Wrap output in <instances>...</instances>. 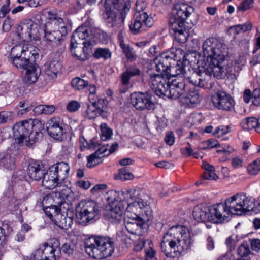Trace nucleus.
<instances>
[{
  "label": "nucleus",
  "instance_id": "72a5a7b5",
  "mask_svg": "<svg viewBox=\"0 0 260 260\" xmlns=\"http://www.w3.org/2000/svg\"><path fill=\"white\" fill-rule=\"evenodd\" d=\"M0 167L8 170L14 169L15 167L14 158L4 152L0 153Z\"/></svg>",
  "mask_w": 260,
  "mask_h": 260
},
{
  "label": "nucleus",
  "instance_id": "6e6d98bb",
  "mask_svg": "<svg viewBox=\"0 0 260 260\" xmlns=\"http://www.w3.org/2000/svg\"><path fill=\"white\" fill-rule=\"evenodd\" d=\"M133 245V251L135 252L139 251L144 247L145 241L143 238H142L141 237H139L138 240L136 239L135 241H134Z\"/></svg>",
  "mask_w": 260,
  "mask_h": 260
},
{
  "label": "nucleus",
  "instance_id": "e433bc0d",
  "mask_svg": "<svg viewBox=\"0 0 260 260\" xmlns=\"http://www.w3.org/2000/svg\"><path fill=\"white\" fill-rule=\"evenodd\" d=\"M129 79L130 71L129 69H127L121 75V85L119 89L121 94L125 93L128 91ZM121 98L123 99V96L122 95H121Z\"/></svg>",
  "mask_w": 260,
  "mask_h": 260
},
{
  "label": "nucleus",
  "instance_id": "393cba45",
  "mask_svg": "<svg viewBox=\"0 0 260 260\" xmlns=\"http://www.w3.org/2000/svg\"><path fill=\"white\" fill-rule=\"evenodd\" d=\"M48 134L56 140H60L63 135L62 122L60 118L53 117L47 123Z\"/></svg>",
  "mask_w": 260,
  "mask_h": 260
},
{
  "label": "nucleus",
  "instance_id": "a19ab883",
  "mask_svg": "<svg viewBox=\"0 0 260 260\" xmlns=\"http://www.w3.org/2000/svg\"><path fill=\"white\" fill-rule=\"evenodd\" d=\"M101 131V139L102 141H107L111 139L113 131L105 123H103L100 125Z\"/></svg>",
  "mask_w": 260,
  "mask_h": 260
},
{
  "label": "nucleus",
  "instance_id": "473e14b6",
  "mask_svg": "<svg viewBox=\"0 0 260 260\" xmlns=\"http://www.w3.org/2000/svg\"><path fill=\"white\" fill-rule=\"evenodd\" d=\"M176 55L172 52H166L161 54L156 59L162 64L163 67L167 71L171 67V64L175 61Z\"/></svg>",
  "mask_w": 260,
  "mask_h": 260
},
{
  "label": "nucleus",
  "instance_id": "c9c22d12",
  "mask_svg": "<svg viewBox=\"0 0 260 260\" xmlns=\"http://www.w3.org/2000/svg\"><path fill=\"white\" fill-rule=\"evenodd\" d=\"M130 224V217L126 213H125L124 218V226L122 228L119 233V236L121 238L122 240L125 243L127 242L129 239L130 231L129 230V225Z\"/></svg>",
  "mask_w": 260,
  "mask_h": 260
},
{
  "label": "nucleus",
  "instance_id": "bb28decb",
  "mask_svg": "<svg viewBox=\"0 0 260 260\" xmlns=\"http://www.w3.org/2000/svg\"><path fill=\"white\" fill-rule=\"evenodd\" d=\"M42 179V185L46 189H51L54 188L55 187L62 186L61 183L58 181L57 178L55 177V174L50 168L46 173L44 171V175H43Z\"/></svg>",
  "mask_w": 260,
  "mask_h": 260
},
{
  "label": "nucleus",
  "instance_id": "c85d7f7f",
  "mask_svg": "<svg viewBox=\"0 0 260 260\" xmlns=\"http://www.w3.org/2000/svg\"><path fill=\"white\" fill-rule=\"evenodd\" d=\"M44 171L39 163L34 161L29 164L27 170L29 177L36 181L42 179L43 175H44Z\"/></svg>",
  "mask_w": 260,
  "mask_h": 260
},
{
  "label": "nucleus",
  "instance_id": "7c9ffc66",
  "mask_svg": "<svg viewBox=\"0 0 260 260\" xmlns=\"http://www.w3.org/2000/svg\"><path fill=\"white\" fill-rule=\"evenodd\" d=\"M108 151L107 146H105V145L100 148L93 154H91L87 157V167L88 168H91L95 165V160L105 156V155H108L106 154Z\"/></svg>",
  "mask_w": 260,
  "mask_h": 260
},
{
  "label": "nucleus",
  "instance_id": "338daca9",
  "mask_svg": "<svg viewBox=\"0 0 260 260\" xmlns=\"http://www.w3.org/2000/svg\"><path fill=\"white\" fill-rule=\"evenodd\" d=\"M7 5H3L0 10V17H4L10 11L9 4L10 0H7Z\"/></svg>",
  "mask_w": 260,
  "mask_h": 260
},
{
  "label": "nucleus",
  "instance_id": "ddd939ff",
  "mask_svg": "<svg viewBox=\"0 0 260 260\" xmlns=\"http://www.w3.org/2000/svg\"><path fill=\"white\" fill-rule=\"evenodd\" d=\"M129 0H105L104 7L108 15V19L109 21L113 22L116 21V12L114 10L121 11V15L123 17L125 16L129 10Z\"/></svg>",
  "mask_w": 260,
  "mask_h": 260
},
{
  "label": "nucleus",
  "instance_id": "052dcab7",
  "mask_svg": "<svg viewBox=\"0 0 260 260\" xmlns=\"http://www.w3.org/2000/svg\"><path fill=\"white\" fill-rule=\"evenodd\" d=\"M252 99L253 105L257 106H260V89L256 88L254 90Z\"/></svg>",
  "mask_w": 260,
  "mask_h": 260
},
{
  "label": "nucleus",
  "instance_id": "aec40b11",
  "mask_svg": "<svg viewBox=\"0 0 260 260\" xmlns=\"http://www.w3.org/2000/svg\"><path fill=\"white\" fill-rule=\"evenodd\" d=\"M131 104L136 109L140 110H150L155 108L154 103L149 95L141 92L131 93Z\"/></svg>",
  "mask_w": 260,
  "mask_h": 260
},
{
  "label": "nucleus",
  "instance_id": "4468645a",
  "mask_svg": "<svg viewBox=\"0 0 260 260\" xmlns=\"http://www.w3.org/2000/svg\"><path fill=\"white\" fill-rule=\"evenodd\" d=\"M170 79H167L163 74H150L149 83L151 88L155 94L159 96H166L168 98Z\"/></svg>",
  "mask_w": 260,
  "mask_h": 260
},
{
  "label": "nucleus",
  "instance_id": "680f3d73",
  "mask_svg": "<svg viewBox=\"0 0 260 260\" xmlns=\"http://www.w3.org/2000/svg\"><path fill=\"white\" fill-rule=\"evenodd\" d=\"M13 24V20L8 16L4 20L2 26L3 30L5 32H8L10 30L12 25Z\"/></svg>",
  "mask_w": 260,
  "mask_h": 260
},
{
  "label": "nucleus",
  "instance_id": "a211bd4d",
  "mask_svg": "<svg viewBox=\"0 0 260 260\" xmlns=\"http://www.w3.org/2000/svg\"><path fill=\"white\" fill-rule=\"evenodd\" d=\"M134 22L133 27H131V33L136 35L144 30L143 24L146 27H151L154 20L151 17L144 12H135L134 14Z\"/></svg>",
  "mask_w": 260,
  "mask_h": 260
},
{
  "label": "nucleus",
  "instance_id": "de8ad7c7",
  "mask_svg": "<svg viewBox=\"0 0 260 260\" xmlns=\"http://www.w3.org/2000/svg\"><path fill=\"white\" fill-rule=\"evenodd\" d=\"M75 247L76 245L73 243H66L61 246V250L64 254L70 256L73 254Z\"/></svg>",
  "mask_w": 260,
  "mask_h": 260
},
{
  "label": "nucleus",
  "instance_id": "c03bdc74",
  "mask_svg": "<svg viewBox=\"0 0 260 260\" xmlns=\"http://www.w3.org/2000/svg\"><path fill=\"white\" fill-rule=\"evenodd\" d=\"M252 28V23L250 22L241 24L237 25L231 27V29L234 31L235 35H238L241 32H245L246 31L251 30Z\"/></svg>",
  "mask_w": 260,
  "mask_h": 260
},
{
  "label": "nucleus",
  "instance_id": "f03ea898",
  "mask_svg": "<svg viewBox=\"0 0 260 260\" xmlns=\"http://www.w3.org/2000/svg\"><path fill=\"white\" fill-rule=\"evenodd\" d=\"M192 244L187 228L180 225L171 227L164 234L161 242V251L167 258H178L182 252Z\"/></svg>",
  "mask_w": 260,
  "mask_h": 260
},
{
  "label": "nucleus",
  "instance_id": "864d4df0",
  "mask_svg": "<svg viewBox=\"0 0 260 260\" xmlns=\"http://www.w3.org/2000/svg\"><path fill=\"white\" fill-rule=\"evenodd\" d=\"M251 253L248 245L242 244L238 249V253L241 257H248Z\"/></svg>",
  "mask_w": 260,
  "mask_h": 260
},
{
  "label": "nucleus",
  "instance_id": "5fc2aeb1",
  "mask_svg": "<svg viewBox=\"0 0 260 260\" xmlns=\"http://www.w3.org/2000/svg\"><path fill=\"white\" fill-rule=\"evenodd\" d=\"M230 131V127L229 126H220L216 128L213 134L216 137H220Z\"/></svg>",
  "mask_w": 260,
  "mask_h": 260
},
{
  "label": "nucleus",
  "instance_id": "774afa93",
  "mask_svg": "<svg viewBox=\"0 0 260 260\" xmlns=\"http://www.w3.org/2000/svg\"><path fill=\"white\" fill-rule=\"evenodd\" d=\"M251 247L253 250L256 251L260 250V239H252L251 241Z\"/></svg>",
  "mask_w": 260,
  "mask_h": 260
},
{
  "label": "nucleus",
  "instance_id": "49530a36",
  "mask_svg": "<svg viewBox=\"0 0 260 260\" xmlns=\"http://www.w3.org/2000/svg\"><path fill=\"white\" fill-rule=\"evenodd\" d=\"M111 53L108 49L98 48L93 54L96 58H104L108 59L111 57Z\"/></svg>",
  "mask_w": 260,
  "mask_h": 260
},
{
  "label": "nucleus",
  "instance_id": "79ce46f5",
  "mask_svg": "<svg viewBox=\"0 0 260 260\" xmlns=\"http://www.w3.org/2000/svg\"><path fill=\"white\" fill-rule=\"evenodd\" d=\"M258 120L254 117H248L244 119L241 124L243 129L250 130L257 125Z\"/></svg>",
  "mask_w": 260,
  "mask_h": 260
},
{
  "label": "nucleus",
  "instance_id": "6e6552de",
  "mask_svg": "<svg viewBox=\"0 0 260 260\" xmlns=\"http://www.w3.org/2000/svg\"><path fill=\"white\" fill-rule=\"evenodd\" d=\"M130 191L126 190L122 191L121 200H116L117 193L115 191L110 190L107 192V201L108 204L106 206L103 216L108 221L112 223H118L121 218L122 211L126 206L125 212H128L130 203L128 202L130 198Z\"/></svg>",
  "mask_w": 260,
  "mask_h": 260
},
{
  "label": "nucleus",
  "instance_id": "3c124183",
  "mask_svg": "<svg viewBox=\"0 0 260 260\" xmlns=\"http://www.w3.org/2000/svg\"><path fill=\"white\" fill-rule=\"evenodd\" d=\"M202 146L200 149L202 150L210 149L214 147H217L219 145L218 141L215 139H209L207 141L202 142Z\"/></svg>",
  "mask_w": 260,
  "mask_h": 260
},
{
  "label": "nucleus",
  "instance_id": "4c0bfd02",
  "mask_svg": "<svg viewBox=\"0 0 260 260\" xmlns=\"http://www.w3.org/2000/svg\"><path fill=\"white\" fill-rule=\"evenodd\" d=\"M115 180H120L122 181L130 179V167H122L118 171V173L114 175Z\"/></svg>",
  "mask_w": 260,
  "mask_h": 260
},
{
  "label": "nucleus",
  "instance_id": "f3484780",
  "mask_svg": "<svg viewBox=\"0 0 260 260\" xmlns=\"http://www.w3.org/2000/svg\"><path fill=\"white\" fill-rule=\"evenodd\" d=\"M56 248L44 243L29 256L30 260H57Z\"/></svg>",
  "mask_w": 260,
  "mask_h": 260
},
{
  "label": "nucleus",
  "instance_id": "f704fd0d",
  "mask_svg": "<svg viewBox=\"0 0 260 260\" xmlns=\"http://www.w3.org/2000/svg\"><path fill=\"white\" fill-rule=\"evenodd\" d=\"M203 168L205 170V173L203 174V178L208 180H216L218 176L215 173V168L206 162H203L202 165Z\"/></svg>",
  "mask_w": 260,
  "mask_h": 260
},
{
  "label": "nucleus",
  "instance_id": "9b49d317",
  "mask_svg": "<svg viewBox=\"0 0 260 260\" xmlns=\"http://www.w3.org/2000/svg\"><path fill=\"white\" fill-rule=\"evenodd\" d=\"M76 219L79 224L86 226L92 222L99 214V207L93 201H82L76 208Z\"/></svg>",
  "mask_w": 260,
  "mask_h": 260
},
{
  "label": "nucleus",
  "instance_id": "20e7f679",
  "mask_svg": "<svg viewBox=\"0 0 260 260\" xmlns=\"http://www.w3.org/2000/svg\"><path fill=\"white\" fill-rule=\"evenodd\" d=\"M96 29L87 25L80 26L73 33L70 43V50L78 60L88 59L92 47L96 42Z\"/></svg>",
  "mask_w": 260,
  "mask_h": 260
},
{
  "label": "nucleus",
  "instance_id": "0eeeda50",
  "mask_svg": "<svg viewBox=\"0 0 260 260\" xmlns=\"http://www.w3.org/2000/svg\"><path fill=\"white\" fill-rule=\"evenodd\" d=\"M48 22L44 28V36L47 45L51 48L60 45L67 33V24L63 19L56 14L48 12Z\"/></svg>",
  "mask_w": 260,
  "mask_h": 260
},
{
  "label": "nucleus",
  "instance_id": "dca6fc26",
  "mask_svg": "<svg viewBox=\"0 0 260 260\" xmlns=\"http://www.w3.org/2000/svg\"><path fill=\"white\" fill-rule=\"evenodd\" d=\"M212 101L215 107L224 111H231L235 105L233 98L223 91H217L212 96Z\"/></svg>",
  "mask_w": 260,
  "mask_h": 260
},
{
  "label": "nucleus",
  "instance_id": "4be33fe9",
  "mask_svg": "<svg viewBox=\"0 0 260 260\" xmlns=\"http://www.w3.org/2000/svg\"><path fill=\"white\" fill-rule=\"evenodd\" d=\"M40 25L37 23L29 22L24 24L21 26L20 30L18 28V36L23 40H29L35 39L38 37Z\"/></svg>",
  "mask_w": 260,
  "mask_h": 260
},
{
  "label": "nucleus",
  "instance_id": "423d86ee",
  "mask_svg": "<svg viewBox=\"0 0 260 260\" xmlns=\"http://www.w3.org/2000/svg\"><path fill=\"white\" fill-rule=\"evenodd\" d=\"M131 229L136 226L141 230L145 222L149 221L152 216L149 205L142 199L143 190L140 188L134 189L131 191Z\"/></svg>",
  "mask_w": 260,
  "mask_h": 260
},
{
  "label": "nucleus",
  "instance_id": "0e129e2a",
  "mask_svg": "<svg viewBox=\"0 0 260 260\" xmlns=\"http://www.w3.org/2000/svg\"><path fill=\"white\" fill-rule=\"evenodd\" d=\"M165 141L167 145H172L175 141L174 134L172 132L167 133L165 138Z\"/></svg>",
  "mask_w": 260,
  "mask_h": 260
},
{
  "label": "nucleus",
  "instance_id": "6ab92c4d",
  "mask_svg": "<svg viewBox=\"0 0 260 260\" xmlns=\"http://www.w3.org/2000/svg\"><path fill=\"white\" fill-rule=\"evenodd\" d=\"M36 56L32 57L30 59L26 62L23 67H19L26 70L25 75L23 77L24 82L28 84L35 83L38 79L40 74L41 69L35 63Z\"/></svg>",
  "mask_w": 260,
  "mask_h": 260
},
{
  "label": "nucleus",
  "instance_id": "ea45409f",
  "mask_svg": "<svg viewBox=\"0 0 260 260\" xmlns=\"http://www.w3.org/2000/svg\"><path fill=\"white\" fill-rule=\"evenodd\" d=\"M71 85L75 89L78 90L83 89L85 87L88 89L90 85L87 81L78 77L72 80Z\"/></svg>",
  "mask_w": 260,
  "mask_h": 260
},
{
  "label": "nucleus",
  "instance_id": "9d476101",
  "mask_svg": "<svg viewBox=\"0 0 260 260\" xmlns=\"http://www.w3.org/2000/svg\"><path fill=\"white\" fill-rule=\"evenodd\" d=\"M38 48L28 43L15 45L11 50L10 56L14 66L18 68L23 67L32 57L38 56Z\"/></svg>",
  "mask_w": 260,
  "mask_h": 260
},
{
  "label": "nucleus",
  "instance_id": "58836bf2",
  "mask_svg": "<svg viewBox=\"0 0 260 260\" xmlns=\"http://www.w3.org/2000/svg\"><path fill=\"white\" fill-rule=\"evenodd\" d=\"M55 110V107L52 105H40L35 107L34 109V112L38 114L43 113L46 115L51 114L54 112Z\"/></svg>",
  "mask_w": 260,
  "mask_h": 260
},
{
  "label": "nucleus",
  "instance_id": "b1692460",
  "mask_svg": "<svg viewBox=\"0 0 260 260\" xmlns=\"http://www.w3.org/2000/svg\"><path fill=\"white\" fill-rule=\"evenodd\" d=\"M50 168L57 178L58 181H59L62 186H68V181L66 180L69 176L70 171L68 164L63 161L58 162L52 165Z\"/></svg>",
  "mask_w": 260,
  "mask_h": 260
},
{
  "label": "nucleus",
  "instance_id": "bf43d9fd",
  "mask_svg": "<svg viewBox=\"0 0 260 260\" xmlns=\"http://www.w3.org/2000/svg\"><path fill=\"white\" fill-rule=\"evenodd\" d=\"M150 246L149 248L145 250V260H149L154 258L156 255V251L151 246L152 242L150 241L149 243Z\"/></svg>",
  "mask_w": 260,
  "mask_h": 260
},
{
  "label": "nucleus",
  "instance_id": "7ed1b4c3",
  "mask_svg": "<svg viewBox=\"0 0 260 260\" xmlns=\"http://www.w3.org/2000/svg\"><path fill=\"white\" fill-rule=\"evenodd\" d=\"M194 8L183 3H176L173 6L169 21V28L175 40L180 43H185L188 36L185 21L192 25L197 23V16L194 14Z\"/></svg>",
  "mask_w": 260,
  "mask_h": 260
},
{
  "label": "nucleus",
  "instance_id": "37998d69",
  "mask_svg": "<svg viewBox=\"0 0 260 260\" xmlns=\"http://www.w3.org/2000/svg\"><path fill=\"white\" fill-rule=\"evenodd\" d=\"M44 211L47 216L51 219L54 218L55 219L57 215L60 213V209L56 205H52L49 207H46Z\"/></svg>",
  "mask_w": 260,
  "mask_h": 260
},
{
  "label": "nucleus",
  "instance_id": "09e8293b",
  "mask_svg": "<svg viewBox=\"0 0 260 260\" xmlns=\"http://www.w3.org/2000/svg\"><path fill=\"white\" fill-rule=\"evenodd\" d=\"M247 170L251 175H256L260 171V158L249 164Z\"/></svg>",
  "mask_w": 260,
  "mask_h": 260
},
{
  "label": "nucleus",
  "instance_id": "5701e85b",
  "mask_svg": "<svg viewBox=\"0 0 260 260\" xmlns=\"http://www.w3.org/2000/svg\"><path fill=\"white\" fill-rule=\"evenodd\" d=\"M192 215L194 220L198 222L206 221L212 222V220H213L212 218L210 206L206 204H201L196 206Z\"/></svg>",
  "mask_w": 260,
  "mask_h": 260
},
{
  "label": "nucleus",
  "instance_id": "412c9836",
  "mask_svg": "<svg viewBox=\"0 0 260 260\" xmlns=\"http://www.w3.org/2000/svg\"><path fill=\"white\" fill-rule=\"evenodd\" d=\"M219 58H214L209 60L208 64H206L205 69L206 75L209 76L210 79L213 75L214 77L221 78L224 72V68L222 64L225 60V57L221 60Z\"/></svg>",
  "mask_w": 260,
  "mask_h": 260
},
{
  "label": "nucleus",
  "instance_id": "4d7b16f0",
  "mask_svg": "<svg viewBox=\"0 0 260 260\" xmlns=\"http://www.w3.org/2000/svg\"><path fill=\"white\" fill-rule=\"evenodd\" d=\"M81 105L79 102L73 100L70 101L67 106V109L70 112H74L77 111Z\"/></svg>",
  "mask_w": 260,
  "mask_h": 260
},
{
  "label": "nucleus",
  "instance_id": "8fccbe9b",
  "mask_svg": "<svg viewBox=\"0 0 260 260\" xmlns=\"http://www.w3.org/2000/svg\"><path fill=\"white\" fill-rule=\"evenodd\" d=\"M108 101L105 98L98 99V101H93L92 105L96 107V108L102 113L104 111V109H106L108 106Z\"/></svg>",
  "mask_w": 260,
  "mask_h": 260
},
{
  "label": "nucleus",
  "instance_id": "e2e57ef3",
  "mask_svg": "<svg viewBox=\"0 0 260 260\" xmlns=\"http://www.w3.org/2000/svg\"><path fill=\"white\" fill-rule=\"evenodd\" d=\"M84 141L85 142H83V145L82 147L84 148H86L88 149H95L98 146H99V144L95 142L93 140H90L89 142H87L85 139H84Z\"/></svg>",
  "mask_w": 260,
  "mask_h": 260
},
{
  "label": "nucleus",
  "instance_id": "13d9d810",
  "mask_svg": "<svg viewBox=\"0 0 260 260\" xmlns=\"http://www.w3.org/2000/svg\"><path fill=\"white\" fill-rule=\"evenodd\" d=\"M174 69L175 70V75L176 76H183L184 78L185 73H187L186 71V69L183 66V62H180V63H177L174 66Z\"/></svg>",
  "mask_w": 260,
  "mask_h": 260
},
{
  "label": "nucleus",
  "instance_id": "603ef678",
  "mask_svg": "<svg viewBox=\"0 0 260 260\" xmlns=\"http://www.w3.org/2000/svg\"><path fill=\"white\" fill-rule=\"evenodd\" d=\"M118 37L120 47L122 48L123 52L125 54L126 58L128 59L130 58V49L129 46L126 45L124 43L122 32H120L118 34Z\"/></svg>",
  "mask_w": 260,
  "mask_h": 260
},
{
  "label": "nucleus",
  "instance_id": "a878e982",
  "mask_svg": "<svg viewBox=\"0 0 260 260\" xmlns=\"http://www.w3.org/2000/svg\"><path fill=\"white\" fill-rule=\"evenodd\" d=\"M185 85L184 82L179 81L175 79L170 80L169 83V92H168V98L176 99L182 95Z\"/></svg>",
  "mask_w": 260,
  "mask_h": 260
},
{
  "label": "nucleus",
  "instance_id": "1a4fd4ad",
  "mask_svg": "<svg viewBox=\"0 0 260 260\" xmlns=\"http://www.w3.org/2000/svg\"><path fill=\"white\" fill-rule=\"evenodd\" d=\"M85 248L90 257L99 259L111 256L114 250L113 242L109 238L104 236H91L86 239Z\"/></svg>",
  "mask_w": 260,
  "mask_h": 260
},
{
  "label": "nucleus",
  "instance_id": "cd10ccee",
  "mask_svg": "<svg viewBox=\"0 0 260 260\" xmlns=\"http://www.w3.org/2000/svg\"><path fill=\"white\" fill-rule=\"evenodd\" d=\"M185 102L190 107H194L199 104L202 99L200 91L195 87L189 89L186 93L183 95Z\"/></svg>",
  "mask_w": 260,
  "mask_h": 260
},
{
  "label": "nucleus",
  "instance_id": "f8f14e48",
  "mask_svg": "<svg viewBox=\"0 0 260 260\" xmlns=\"http://www.w3.org/2000/svg\"><path fill=\"white\" fill-rule=\"evenodd\" d=\"M202 52L208 61L214 58H219L221 60L226 55L225 46L213 37L207 39L204 42Z\"/></svg>",
  "mask_w": 260,
  "mask_h": 260
},
{
  "label": "nucleus",
  "instance_id": "2eb2a0df",
  "mask_svg": "<svg viewBox=\"0 0 260 260\" xmlns=\"http://www.w3.org/2000/svg\"><path fill=\"white\" fill-rule=\"evenodd\" d=\"M189 72L185 73L184 78L190 83L202 88H207L210 77L206 75L205 67L188 69Z\"/></svg>",
  "mask_w": 260,
  "mask_h": 260
},
{
  "label": "nucleus",
  "instance_id": "69168bd1",
  "mask_svg": "<svg viewBox=\"0 0 260 260\" xmlns=\"http://www.w3.org/2000/svg\"><path fill=\"white\" fill-rule=\"evenodd\" d=\"M76 185L81 189H87L90 187L91 184L88 181L79 180L76 182Z\"/></svg>",
  "mask_w": 260,
  "mask_h": 260
},
{
  "label": "nucleus",
  "instance_id": "c756f323",
  "mask_svg": "<svg viewBox=\"0 0 260 260\" xmlns=\"http://www.w3.org/2000/svg\"><path fill=\"white\" fill-rule=\"evenodd\" d=\"M61 69V64L57 60H52L45 65V73L51 78L56 77Z\"/></svg>",
  "mask_w": 260,
  "mask_h": 260
},
{
  "label": "nucleus",
  "instance_id": "a18cd8bd",
  "mask_svg": "<svg viewBox=\"0 0 260 260\" xmlns=\"http://www.w3.org/2000/svg\"><path fill=\"white\" fill-rule=\"evenodd\" d=\"M102 115V113L96 108L94 105L88 106L86 110V117L87 118L92 119Z\"/></svg>",
  "mask_w": 260,
  "mask_h": 260
},
{
  "label": "nucleus",
  "instance_id": "f257e3e1",
  "mask_svg": "<svg viewBox=\"0 0 260 260\" xmlns=\"http://www.w3.org/2000/svg\"><path fill=\"white\" fill-rule=\"evenodd\" d=\"M254 199L246 194L238 193L227 198L224 203L210 206L213 223H222L229 220L231 214L242 215L253 210Z\"/></svg>",
  "mask_w": 260,
  "mask_h": 260
},
{
  "label": "nucleus",
  "instance_id": "2f4dec72",
  "mask_svg": "<svg viewBox=\"0 0 260 260\" xmlns=\"http://www.w3.org/2000/svg\"><path fill=\"white\" fill-rule=\"evenodd\" d=\"M55 223L60 229L67 230L73 224V218L60 213L55 219Z\"/></svg>",
  "mask_w": 260,
  "mask_h": 260
},
{
  "label": "nucleus",
  "instance_id": "39448f33",
  "mask_svg": "<svg viewBox=\"0 0 260 260\" xmlns=\"http://www.w3.org/2000/svg\"><path fill=\"white\" fill-rule=\"evenodd\" d=\"M44 124L38 119L25 120L16 123L13 127L14 137L18 143L31 146L42 137Z\"/></svg>",
  "mask_w": 260,
  "mask_h": 260
}]
</instances>
